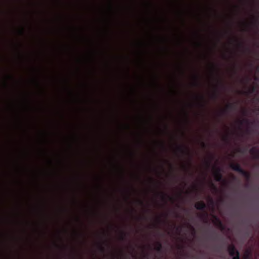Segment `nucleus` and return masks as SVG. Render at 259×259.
Segmentation results:
<instances>
[{"instance_id":"nucleus-23","label":"nucleus","mask_w":259,"mask_h":259,"mask_svg":"<svg viewBox=\"0 0 259 259\" xmlns=\"http://www.w3.org/2000/svg\"><path fill=\"white\" fill-rule=\"evenodd\" d=\"M138 201L140 205H143V201L142 200H139Z\"/></svg>"},{"instance_id":"nucleus-29","label":"nucleus","mask_w":259,"mask_h":259,"mask_svg":"<svg viewBox=\"0 0 259 259\" xmlns=\"http://www.w3.org/2000/svg\"><path fill=\"white\" fill-rule=\"evenodd\" d=\"M201 98L202 99V100H204V97L203 96H201Z\"/></svg>"},{"instance_id":"nucleus-7","label":"nucleus","mask_w":259,"mask_h":259,"mask_svg":"<svg viewBox=\"0 0 259 259\" xmlns=\"http://www.w3.org/2000/svg\"><path fill=\"white\" fill-rule=\"evenodd\" d=\"M235 108L236 106L234 104H228L226 105V108L222 111V113H225L229 111L235 110Z\"/></svg>"},{"instance_id":"nucleus-3","label":"nucleus","mask_w":259,"mask_h":259,"mask_svg":"<svg viewBox=\"0 0 259 259\" xmlns=\"http://www.w3.org/2000/svg\"><path fill=\"white\" fill-rule=\"evenodd\" d=\"M249 152L254 159H259V149H257L256 147H254L251 148L249 150Z\"/></svg>"},{"instance_id":"nucleus-14","label":"nucleus","mask_w":259,"mask_h":259,"mask_svg":"<svg viewBox=\"0 0 259 259\" xmlns=\"http://www.w3.org/2000/svg\"><path fill=\"white\" fill-rule=\"evenodd\" d=\"M125 237H126V233L125 232H121V236L120 237V239L121 240H124L125 239Z\"/></svg>"},{"instance_id":"nucleus-24","label":"nucleus","mask_w":259,"mask_h":259,"mask_svg":"<svg viewBox=\"0 0 259 259\" xmlns=\"http://www.w3.org/2000/svg\"><path fill=\"white\" fill-rule=\"evenodd\" d=\"M243 114L244 115H247V111L246 110H243Z\"/></svg>"},{"instance_id":"nucleus-30","label":"nucleus","mask_w":259,"mask_h":259,"mask_svg":"<svg viewBox=\"0 0 259 259\" xmlns=\"http://www.w3.org/2000/svg\"><path fill=\"white\" fill-rule=\"evenodd\" d=\"M210 202L212 204L213 203V200L212 199L210 200Z\"/></svg>"},{"instance_id":"nucleus-15","label":"nucleus","mask_w":259,"mask_h":259,"mask_svg":"<svg viewBox=\"0 0 259 259\" xmlns=\"http://www.w3.org/2000/svg\"><path fill=\"white\" fill-rule=\"evenodd\" d=\"M195 79H196V82H195L194 83V85L195 86H198V85H199V76H195Z\"/></svg>"},{"instance_id":"nucleus-10","label":"nucleus","mask_w":259,"mask_h":259,"mask_svg":"<svg viewBox=\"0 0 259 259\" xmlns=\"http://www.w3.org/2000/svg\"><path fill=\"white\" fill-rule=\"evenodd\" d=\"M240 174H241L247 180H249L250 178V174L243 169Z\"/></svg>"},{"instance_id":"nucleus-32","label":"nucleus","mask_w":259,"mask_h":259,"mask_svg":"<svg viewBox=\"0 0 259 259\" xmlns=\"http://www.w3.org/2000/svg\"><path fill=\"white\" fill-rule=\"evenodd\" d=\"M254 79H255V80H258V78L257 77H255Z\"/></svg>"},{"instance_id":"nucleus-34","label":"nucleus","mask_w":259,"mask_h":259,"mask_svg":"<svg viewBox=\"0 0 259 259\" xmlns=\"http://www.w3.org/2000/svg\"><path fill=\"white\" fill-rule=\"evenodd\" d=\"M257 71H259V67H258V68H257Z\"/></svg>"},{"instance_id":"nucleus-31","label":"nucleus","mask_w":259,"mask_h":259,"mask_svg":"<svg viewBox=\"0 0 259 259\" xmlns=\"http://www.w3.org/2000/svg\"><path fill=\"white\" fill-rule=\"evenodd\" d=\"M147 256H148V255H147V254H146V255H144V257H147Z\"/></svg>"},{"instance_id":"nucleus-36","label":"nucleus","mask_w":259,"mask_h":259,"mask_svg":"<svg viewBox=\"0 0 259 259\" xmlns=\"http://www.w3.org/2000/svg\"><path fill=\"white\" fill-rule=\"evenodd\" d=\"M251 123L252 124L254 123V122H251Z\"/></svg>"},{"instance_id":"nucleus-11","label":"nucleus","mask_w":259,"mask_h":259,"mask_svg":"<svg viewBox=\"0 0 259 259\" xmlns=\"http://www.w3.org/2000/svg\"><path fill=\"white\" fill-rule=\"evenodd\" d=\"M161 197H162V200H164L165 199V197H166L167 198H168V199L171 201H174V198L172 197H170L165 194H164L163 193H161Z\"/></svg>"},{"instance_id":"nucleus-25","label":"nucleus","mask_w":259,"mask_h":259,"mask_svg":"<svg viewBox=\"0 0 259 259\" xmlns=\"http://www.w3.org/2000/svg\"><path fill=\"white\" fill-rule=\"evenodd\" d=\"M212 186L214 190L216 191L217 190V187L213 184H212Z\"/></svg>"},{"instance_id":"nucleus-1","label":"nucleus","mask_w":259,"mask_h":259,"mask_svg":"<svg viewBox=\"0 0 259 259\" xmlns=\"http://www.w3.org/2000/svg\"><path fill=\"white\" fill-rule=\"evenodd\" d=\"M229 255L232 256V259H240L239 251L236 249L233 244H230L228 247Z\"/></svg>"},{"instance_id":"nucleus-18","label":"nucleus","mask_w":259,"mask_h":259,"mask_svg":"<svg viewBox=\"0 0 259 259\" xmlns=\"http://www.w3.org/2000/svg\"><path fill=\"white\" fill-rule=\"evenodd\" d=\"M201 145L202 147L203 148H205L206 147V145L204 142H201Z\"/></svg>"},{"instance_id":"nucleus-21","label":"nucleus","mask_w":259,"mask_h":259,"mask_svg":"<svg viewBox=\"0 0 259 259\" xmlns=\"http://www.w3.org/2000/svg\"><path fill=\"white\" fill-rule=\"evenodd\" d=\"M212 97L213 98H214V99H217V98H218V94H214L212 95Z\"/></svg>"},{"instance_id":"nucleus-19","label":"nucleus","mask_w":259,"mask_h":259,"mask_svg":"<svg viewBox=\"0 0 259 259\" xmlns=\"http://www.w3.org/2000/svg\"><path fill=\"white\" fill-rule=\"evenodd\" d=\"M223 140L225 141V142H228L229 141V137L228 136H226L224 138Z\"/></svg>"},{"instance_id":"nucleus-33","label":"nucleus","mask_w":259,"mask_h":259,"mask_svg":"<svg viewBox=\"0 0 259 259\" xmlns=\"http://www.w3.org/2000/svg\"><path fill=\"white\" fill-rule=\"evenodd\" d=\"M177 230H179V227H178V228H177Z\"/></svg>"},{"instance_id":"nucleus-28","label":"nucleus","mask_w":259,"mask_h":259,"mask_svg":"<svg viewBox=\"0 0 259 259\" xmlns=\"http://www.w3.org/2000/svg\"><path fill=\"white\" fill-rule=\"evenodd\" d=\"M161 146H162V147H164V143H163V142H161Z\"/></svg>"},{"instance_id":"nucleus-16","label":"nucleus","mask_w":259,"mask_h":259,"mask_svg":"<svg viewBox=\"0 0 259 259\" xmlns=\"http://www.w3.org/2000/svg\"><path fill=\"white\" fill-rule=\"evenodd\" d=\"M99 249L101 252H105V248L103 246H102L101 245H100L99 246Z\"/></svg>"},{"instance_id":"nucleus-13","label":"nucleus","mask_w":259,"mask_h":259,"mask_svg":"<svg viewBox=\"0 0 259 259\" xmlns=\"http://www.w3.org/2000/svg\"><path fill=\"white\" fill-rule=\"evenodd\" d=\"M256 91V88L255 87H252L248 91L247 93L252 94Z\"/></svg>"},{"instance_id":"nucleus-12","label":"nucleus","mask_w":259,"mask_h":259,"mask_svg":"<svg viewBox=\"0 0 259 259\" xmlns=\"http://www.w3.org/2000/svg\"><path fill=\"white\" fill-rule=\"evenodd\" d=\"M239 122L240 125L243 124V123H245L246 124H249L250 123L249 120L247 119H243V120H239Z\"/></svg>"},{"instance_id":"nucleus-20","label":"nucleus","mask_w":259,"mask_h":259,"mask_svg":"<svg viewBox=\"0 0 259 259\" xmlns=\"http://www.w3.org/2000/svg\"><path fill=\"white\" fill-rule=\"evenodd\" d=\"M189 227H190V228L192 230V231H193V232L194 234H195V231L194 228L192 226H191V225H189Z\"/></svg>"},{"instance_id":"nucleus-8","label":"nucleus","mask_w":259,"mask_h":259,"mask_svg":"<svg viewBox=\"0 0 259 259\" xmlns=\"http://www.w3.org/2000/svg\"><path fill=\"white\" fill-rule=\"evenodd\" d=\"M214 224L215 225L219 227L222 230L224 229V226L222 222V221L220 220V219L217 218V217L214 216Z\"/></svg>"},{"instance_id":"nucleus-27","label":"nucleus","mask_w":259,"mask_h":259,"mask_svg":"<svg viewBox=\"0 0 259 259\" xmlns=\"http://www.w3.org/2000/svg\"><path fill=\"white\" fill-rule=\"evenodd\" d=\"M20 32H21V34H23V33H24V29H22V30L20 31Z\"/></svg>"},{"instance_id":"nucleus-4","label":"nucleus","mask_w":259,"mask_h":259,"mask_svg":"<svg viewBox=\"0 0 259 259\" xmlns=\"http://www.w3.org/2000/svg\"><path fill=\"white\" fill-rule=\"evenodd\" d=\"M177 149L178 151H179L183 154L190 155L188 149L187 148L184 147L183 146L178 145L177 146Z\"/></svg>"},{"instance_id":"nucleus-35","label":"nucleus","mask_w":259,"mask_h":259,"mask_svg":"<svg viewBox=\"0 0 259 259\" xmlns=\"http://www.w3.org/2000/svg\"><path fill=\"white\" fill-rule=\"evenodd\" d=\"M202 106L204 107L205 106V105L204 104H202Z\"/></svg>"},{"instance_id":"nucleus-9","label":"nucleus","mask_w":259,"mask_h":259,"mask_svg":"<svg viewBox=\"0 0 259 259\" xmlns=\"http://www.w3.org/2000/svg\"><path fill=\"white\" fill-rule=\"evenodd\" d=\"M156 245L154 249L158 252H161L162 249V246L161 243L160 242L157 241L156 243Z\"/></svg>"},{"instance_id":"nucleus-37","label":"nucleus","mask_w":259,"mask_h":259,"mask_svg":"<svg viewBox=\"0 0 259 259\" xmlns=\"http://www.w3.org/2000/svg\"><path fill=\"white\" fill-rule=\"evenodd\" d=\"M117 259H119V258H117Z\"/></svg>"},{"instance_id":"nucleus-17","label":"nucleus","mask_w":259,"mask_h":259,"mask_svg":"<svg viewBox=\"0 0 259 259\" xmlns=\"http://www.w3.org/2000/svg\"><path fill=\"white\" fill-rule=\"evenodd\" d=\"M249 257V253L247 252L246 254L244 255L243 259H248Z\"/></svg>"},{"instance_id":"nucleus-22","label":"nucleus","mask_w":259,"mask_h":259,"mask_svg":"<svg viewBox=\"0 0 259 259\" xmlns=\"http://www.w3.org/2000/svg\"><path fill=\"white\" fill-rule=\"evenodd\" d=\"M258 24L257 19H255L253 22V24L257 25Z\"/></svg>"},{"instance_id":"nucleus-26","label":"nucleus","mask_w":259,"mask_h":259,"mask_svg":"<svg viewBox=\"0 0 259 259\" xmlns=\"http://www.w3.org/2000/svg\"><path fill=\"white\" fill-rule=\"evenodd\" d=\"M206 163L208 166H210V162L207 161Z\"/></svg>"},{"instance_id":"nucleus-2","label":"nucleus","mask_w":259,"mask_h":259,"mask_svg":"<svg viewBox=\"0 0 259 259\" xmlns=\"http://www.w3.org/2000/svg\"><path fill=\"white\" fill-rule=\"evenodd\" d=\"M222 169L220 167H216L213 173L215 180L217 182H225L223 179V175L221 173Z\"/></svg>"},{"instance_id":"nucleus-5","label":"nucleus","mask_w":259,"mask_h":259,"mask_svg":"<svg viewBox=\"0 0 259 259\" xmlns=\"http://www.w3.org/2000/svg\"><path fill=\"white\" fill-rule=\"evenodd\" d=\"M230 166L233 170L236 171L240 174L243 170V169L241 167L240 165L238 163H231Z\"/></svg>"},{"instance_id":"nucleus-6","label":"nucleus","mask_w":259,"mask_h":259,"mask_svg":"<svg viewBox=\"0 0 259 259\" xmlns=\"http://www.w3.org/2000/svg\"><path fill=\"white\" fill-rule=\"evenodd\" d=\"M195 207L198 210H204L206 208V205L203 201H199L195 204Z\"/></svg>"}]
</instances>
